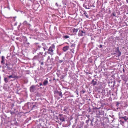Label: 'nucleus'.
<instances>
[{
    "instance_id": "nucleus-1",
    "label": "nucleus",
    "mask_w": 128,
    "mask_h": 128,
    "mask_svg": "<svg viewBox=\"0 0 128 128\" xmlns=\"http://www.w3.org/2000/svg\"><path fill=\"white\" fill-rule=\"evenodd\" d=\"M55 46L54 45L52 44L49 47V48L48 49L47 53L52 55H53L54 54L53 52L55 49Z\"/></svg>"
},
{
    "instance_id": "nucleus-2",
    "label": "nucleus",
    "mask_w": 128,
    "mask_h": 128,
    "mask_svg": "<svg viewBox=\"0 0 128 128\" xmlns=\"http://www.w3.org/2000/svg\"><path fill=\"white\" fill-rule=\"evenodd\" d=\"M48 78H47L46 79H43L42 82L43 83V86H46L48 85Z\"/></svg>"
},
{
    "instance_id": "nucleus-3",
    "label": "nucleus",
    "mask_w": 128,
    "mask_h": 128,
    "mask_svg": "<svg viewBox=\"0 0 128 128\" xmlns=\"http://www.w3.org/2000/svg\"><path fill=\"white\" fill-rule=\"evenodd\" d=\"M36 86L35 85H32L30 88V90L31 92H34L36 90Z\"/></svg>"
},
{
    "instance_id": "nucleus-4",
    "label": "nucleus",
    "mask_w": 128,
    "mask_h": 128,
    "mask_svg": "<svg viewBox=\"0 0 128 128\" xmlns=\"http://www.w3.org/2000/svg\"><path fill=\"white\" fill-rule=\"evenodd\" d=\"M86 35V32H83L82 30H80L78 32V35L79 36H85Z\"/></svg>"
},
{
    "instance_id": "nucleus-5",
    "label": "nucleus",
    "mask_w": 128,
    "mask_h": 128,
    "mask_svg": "<svg viewBox=\"0 0 128 128\" xmlns=\"http://www.w3.org/2000/svg\"><path fill=\"white\" fill-rule=\"evenodd\" d=\"M34 106L35 105H34L33 103H30L28 104L27 108L32 110V109Z\"/></svg>"
},
{
    "instance_id": "nucleus-6",
    "label": "nucleus",
    "mask_w": 128,
    "mask_h": 128,
    "mask_svg": "<svg viewBox=\"0 0 128 128\" xmlns=\"http://www.w3.org/2000/svg\"><path fill=\"white\" fill-rule=\"evenodd\" d=\"M115 51L118 54V56H120L121 55V52L120 51L118 47L116 48Z\"/></svg>"
},
{
    "instance_id": "nucleus-7",
    "label": "nucleus",
    "mask_w": 128,
    "mask_h": 128,
    "mask_svg": "<svg viewBox=\"0 0 128 128\" xmlns=\"http://www.w3.org/2000/svg\"><path fill=\"white\" fill-rule=\"evenodd\" d=\"M54 93L55 94H58L59 96L61 97H62V93L61 91H59L58 90H56L54 91Z\"/></svg>"
},
{
    "instance_id": "nucleus-8",
    "label": "nucleus",
    "mask_w": 128,
    "mask_h": 128,
    "mask_svg": "<svg viewBox=\"0 0 128 128\" xmlns=\"http://www.w3.org/2000/svg\"><path fill=\"white\" fill-rule=\"evenodd\" d=\"M35 48L36 50L34 49V51L35 52L37 50H40V48H41V46L39 45H36L35 46Z\"/></svg>"
},
{
    "instance_id": "nucleus-9",
    "label": "nucleus",
    "mask_w": 128,
    "mask_h": 128,
    "mask_svg": "<svg viewBox=\"0 0 128 128\" xmlns=\"http://www.w3.org/2000/svg\"><path fill=\"white\" fill-rule=\"evenodd\" d=\"M42 48L44 49V51L48 50V47L46 45V44L44 43H42Z\"/></svg>"
},
{
    "instance_id": "nucleus-10",
    "label": "nucleus",
    "mask_w": 128,
    "mask_h": 128,
    "mask_svg": "<svg viewBox=\"0 0 128 128\" xmlns=\"http://www.w3.org/2000/svg\"><path fill=\"white\" fill-rule=\"evenodd\" d=\"M22 24L24 26H28L29 27H30L31 25L30 24L28 23L26 21H24L22 23Z\"/></svg>"
},
{
    "instance_id": "nucleus-11",
    "label": "nucleus",
    "mask_w": 128,
    "mask_h": 128,
    "mask_svg": "<svg viewBox=\"0 0 128 128\" xmlns=\"http://www.w3.org/2000/svg\"><path fill=\"white\" fill-rule=\"evenodd\" d=\"M62 114H59V117H60L59 119L62 122L65 121V118L63 116H62Z\"/></svg>"
},
{
    "instance_id": "nucleus-12",
    "label": "nucleus",
    "mask_w": 128,
    "mask_h": 128,
    "mask_svg": "<svg viewBox=\"0 0 128 128\" xmlns=\"http://www.w3.org/2000/svg\"><path fill=\"white\" fill-rule=\"evenodd\" d=\"M8 78H18V76L15 75L13 74H12V75L8 76Z\"/></svg>"
},
{
    "instance_id": "nucleus-13",
    "label": "nucleus",
    "mask_w": 128,
    "mask_h": 128,
    "mask_svg": "<svg viewBox=\"0 0 128 128\" xmlns=\"http://www.w3.org/2000/svg\"><path fill=\"white\" fill-rule=\"evenodd\" d=\"M69 47L68 46H66L63 48V50L64 52H66L69 49Z\"/></svg>"
},
{
    "instance_id": "nucleus-14",
    "label": "nucleus",
    "mask_w": 128,
    "mask_h": 128,
    "mask_svg": "<svg viewBox=\"0 0 128 128\" xmlns=\"http://www.w3.org/2000/svg\"><path fill=\"white\" fill-rule=\"evenodd\" d=\"M120 119H122L123 120H125V122H126L128 120V118L126 116H123L121 117Z\"/></svg>"
},
{
    "instance_id": "nucleus-15",
    "label": "nucleus",
    "mask_w": 128,
    "mask_h": 128,
    "mask_svg": "<svg viewBox=\"0 0 128 128\" xmlns=\"http://www.w3.org/2000/svg\"><path fill=\"white\" fill-rule=\"evenodd\" d=\"M1 58L2 61L1 62V63L2 64H4V57L3 56H2Z\"/></svg>"
},
{
    "instance_id": "nucleus-16",
    "label": "nucleus",
    "mask_w": 128,
    "mask_h": 128,
    "mask_svg": "<svg viewBox=\"0 0 128 128\" xmlns=\"http://www.w3.org/2000/svg\"><path fill=\"white\" fill-rule=\"evenodd\" d=\"M97 84V82L96 81H94V80H93L91 81V84H92L93 86H94Z\"/></svg>"
},
{
    "instance_id": "nucleus-17",
    "label": "nucleus",
    "mask_w": 128,
    "mask_h": 128,
    "mask_svg": "<svg viewBox=\"0 0 128 128\" xmlns=\"http://www.w3.org/2000/svg\"><path fill=\"white\" fill-rule=\"evenodd\" d=\"M62 3L64 5H67L68 4V2L66 0H63L62 2Z\"/></svg>"
},
{
    "instance_id": "nucleus-18",
    "label": "nucleus",
    "mask_w": 128,
    "mask_h": 128,
    "mask_svg": "<svg viewBox=\"0 0 128 128\" xmlns=\"http://www.w3.org/2000/svg\"><path fill=\"white\" fill-rule=\"evenodd\" d=\"M84 12L83 14L85 15V16L86 17V18H88L89 16L88 15H87V14L86 12V11H84Z\"/></svg>"
},
{
    "instance_id": "nucleus-19",
    "label": "nucleus",
    "mask_w": 128,
    "mask_h": 128,
    "mask_svg": "<svg viewBox=\"0 0 128 128\" xmlns=\"http://www.w3.org/2000/svg\"><path fill=\"white\" fill-rule=\"evenodd\" d=\"M13 121L14 122V124L16 125H17L18 122H17L16 119H15L14 120H13Z\"/></svg>"
},
{
    "instance_id": "nucleus-20",
    "label": "nucleus",
    "mask_w": 128,
    "mask_h": 128,
    "mask_svg": "<svg viewBox=\"0 0 128 128\" xmlns=\"http://www.w3.org/2000/svg\"><path fill=\"white\" fill-rule=\"evenodd\" d=\"M78 29H76L74 28L73 30V33H76L78 32Z\"/></svg>"
},
{
    "instance_id": "nucleus-21",
    "label": "nucleus",
    "mask_w": 128,
    "mask_h": 128,
    "mask_svg": "<svg viewBox=\"0 0 128 128\" xmlns=\"http://www.w3.org/2000/svg\"><path fill=\"white\" fill-rule=\"evenodd\" d=\"M9 64H10L8 66V67H7V68L8 70H11L12 68V67H11L10 66V63H9Z\"/></svg>"
},
{
    "instance_id": "nucleus-22",
    "label": "nucleus",
    "mask_w": 128,
    "mask_h": 128,
    "mask_svg": "<svg viewBox=\"0 0 128 128\" xmlns=\"http://www.w3.org/2000/svg\"><path fill=\"white\" fill-rule=\"evenodd\" d=\"M62 37L64 39H66L69 38V36H63Z\"/></svg>"
},
{
    "instance_id": "nucleus-23",
    "label": "nucleus",
    "mask_w": 128,
    "mask_h": 128,
    "mask_svg": "<svg viewBox=\"0 0 128 128\" xmlns=\"http://www.w3.org/2000/svg\"><path fill=\"white\" fill-rule=\"evenodd\" d=\"M4 80L6 83H7L8 82V80L7 78H4Z\"/></svg>"
},
{
    "instance_id": "nucleus-24",
    "label": "nucleus",
    "mask_w": 128,
    "mask_h": 128,
    "mask_svg": "<svg viewBox=\"0 0 128 128\" xmlns=\"http://www.w3.org/2000/svg\"><path fill=\"white\" fill-rule=\"evenodd\" d=\"M120 104V103L119 102H116V106L117 107H118L119 105Z\"/></svg>"
},
{
    "instance_id": "nucleus-25",
    "label": "nucleus",
    "mask_w": 128,
    "mask_h": 128,
    "mask_svg": "<svg viewBox=\"0 0 128 128\" xmlns=\"http://www.w3.org/2000/svg\"><path fill=\"white\" fill-rule=\"evenodd\" d=\"M43 54V52H39V53H38V55H42Z\"/></svg>"
},
{
    "instance_id": "nucleus-26",
    "label": "nucleus",
    "mask_w": 128,
    "mask_h": 128,
    "mask_svg": "<svg viewBox=\"0 0 128 128\" xmlns=\"http://www.w3.org/2000/svg\"><path fill=\"white\" fill-rule=\"evenodd\" d=\"M123 120L122 119H120V122H121L122 124H124V122L123 121Z\"/></svg>"
},
{
    "instance_id": "nucleus-27",
    "label": "nucleus",
    "mask_w": 128,
    "mask_h": 128,
    "mask_svg": "<svg viewBox=\"0 0 128 128\" xmlns=\"http://www.w3.org/2000/svg\"><path fill=\"white\" fill-rule=\"evenodd\" d=\"M38 57H39L38 56H36L34 57V59H36V58H38Z\"/></svg>"
},
{
    "instance_id": "nucleus-28",
    "label": "nucleus",
    "mask_w": 128,
    "mask_h": 128,
    "mask_svg": "<svg viewBox=\"0 0 128 128\" xmlns=\"http://www.w3.org/2000/svg\"><path fill=\"white\" fill-rule=\"evenodd\" d=\"M112 15H113L114 16H115L116 13L115 12H113L112 13Z\"/></svg>"
},
{
    "instance_id": "nucleus-29",
    "label": "nucleus",
    "mask_w": 128,
    "mask_h": 128,
    "mask_svg": "<svg viewBox=\"0 0 128 128\" xmlns=\"http://www.w3.org/2000/svg\"><path fill=\"white\" fill-rule=\"evenodd\" d=\"M10 114L12 115L13 114H15V112H12L11 111H10Z\"/></svg>"
},
{
    "instance_id": "nucleus-30",
    "label": "nucleus",
    "mask_w": 128,
    "mask_h": 128,
    "mask_svg": "<svg viewBox=\"0 0 128 128\" xmlns=\"http://www.w3.org/2000/svg\"><path fill=\"white\" fill-rule=\"evenodd\" d=\"M24 40L26 42L27 41L28 39L27 38H26V37H25L24 38Z\"/></svg>"
},
{
    "instance_id": "nucleus-31",
    "label": "nucleus",
    "mask_w": 128,
    "mask_h": 128,
    "mask_svg": "<svg viewBox=\"0 0 128 128\" xmlns=\"http://www.w3.org/2000/svg\"><path fill=\"white\" fill-rule=\"evenodd\" d=\"M39 62L41 65H43L44 64V62H43L39 61Z\"/></svg>"
},
{
    "instance_id": "nucleus-32",
    "label": "nucleus",
    "mask_w": 128,
    "mask_h": 128,
    "mask_svg": "<svg viewBox=\"0 0 128 128\" xmlns=\"http://www.w3.org/2000/svg\"><path fill=\"white\" fill-rule=\"evenodd\" d=\"M75 44H72L71 45V46H72H72L74 47L75 46Z\"/></svg>"
},
{
    "instance_id": "nucleus-33",
    "label": "nucleus",
    "mask_w": 128,
    "mask_h": 128,
    "mask_svg": "<svg viewBox=\"0 0 128 128\" xmlns=\"http://www.w3.org/2000/svg\"><path fill=\"white\" fill-rule=\"evenodd\" d=\"M59 62L60 63H61L63 62V61L62 60H59Z\"/></svg>"
},
{
    "instance_id": "nucleus-34",
    "label": "nucleus",
    "mask_w": 128,
    "mask_h": 128,
    "mask_svg": "<svg viewBox=\"0 0 128 128\" xmlns=\"http://www.w3.org/2000/svg\"><path fill=\"white\" fill-rule=\"evenodd\" d=\"M91 121V123H90V125H92V126H93V124H92V122H93V121L92 120H90Z\"/></svg>"
},
{
    "instance_id": "nucleus-35",
    "label": "nucleus",
    "mask_w": 128,
    "mask_h": 128,
    "mask_svg": "<svg viewBox=\"0 0 128 128\" xmlns=\"http://www.w3.org/2000/svg\"><path fill=\"white\" fill-rule=\"evenodd\" d=\"M70 51L72 52V53H74V50L72 49H71L70 50Z\"/></svg>"
},
{
    "instance_id": "nucleus-36",
    "label": "nucleus",
    "mask_w": 128,
    "mask_h": 128,
    "mask_svg": "<svg viewBox=\"0 0 128 128\" xmlns=\"http://www.w3.org/2000/svg\"><path fill=\"white\" fill-rule=\"evenodd\" d=\"M22 25V24L21 23H20V25L18 26V28H20V26H21Z\"/></svg>"
},
{
    "instance_id": "nucleus-37",
    "label": "nucleus",
    "mask_w": 128,
    "mask_h": 128,
    "mask_svg": "<svg viewBox=\"0 0 128 128\" xmlns=\"http://www.w3.org/2000/svg\"><path fill=\"white\" fill-rule=\"evenodd\" d=\"M89 121V119L88 120H87L86 121V123L88 124V123Z\"/></svg>"
},
{
    "instance_id": "nucleus-38",
    "label": "nucleus",
    "mask_w": 128,
    "mask_h": 128,
    "mask_svg": "<svg viewBox=\"0 0 128 128\" xmlns=\"http://www.w3.org/2000/svg\"><path fill=\"white\" fill-rule=\"evenodd\" d=\"M40 86H43V83H39Z\"/></svg>"
},
{
    "instance_id": "nucleus-39",
    "label": "nucleus",
    "mask_w": 128,
    "mask_h": 128,
    "mask_svg": "<svg viewBox=\"0 0 128 128\" xmlns=\"http://www.w3.org/2000/svg\"><path fill=\"white\" fill-rule=\"evenodd\" d=\"M18 89H17V90L16 91V94H19V93H18Z\"/></svg>"
},
{
    "instance_id": "nucleus-40",
    "label": "nucleus",
    "mask_w": 128,
    "mask_h": 128,
    "mask_svg": "<svg viewBox=\"0 0 128 128\" xmlns=\"http://www.w3.org/2000/svg\"><path fill=\"white\" fill-rule=\"evenodd\" d=\"M9 64H8L7 63H6V65L7 66V67H8V66L9 65Z\"/></svg>"
},
{
    "instance_id": "nucleus-41",
    "label": "nucleus",
    "mask_w": 128,
    "mask_h": 128,
    "mask_svg": "<svg viewBox=\"0 0 128 128\" xmlns=\"http://www.w3.org/2000/svg\"><path fill=\"white\" fill-rule=\"evenodd\" d=\"M102 45H101V44H100V46H99V47L100 48H101L102 47Z\"/></svg>"
},
{
    "instance_id": "nucleus-42",
    "label": "nucleus",
    "mask_w": 128,
    "mask_h": 128,
    "mask_svg": "<svg viewBox=\"0 0 128 128\" xmlns=\"http://www.w3.org/2000/svg\"><path fill=\"white\" fill-rule=\"evenodd\" d=\"M82 92L83 94L85 92V91L83 90H82Z\"/></svg>"
},
{
    "instance_id": "nucleus-43",
    "label": "nucleus",
    "mask_w": 128,
    "mask_h": 128,
    "mask_svg": "<svg viewBox=\"0 0 128 128\" xmlns=\"http://www.w3.org/2000/svg\"><path fill=\"white\" fill-rule=\"evenodd\" d=\"M124 76V75H121L120 76L122 77V78H123V76Z\"/></svg>"
},
{
    "instance_id": "nucleus-44",
    "label": "nucleus",
    "mask_w": 128,
    "mask_h": 128,
    "mask_svg": "<svg viewBox=\"0 0 128 128\" xmlns=\"http://www.w3.org/2000/svg\"><path fill=\"white\" fill-rule=\"evenodd\" d=\"M55 5L56 6H58V4H57V3H56V4H55Z\"/></svg>"
},
{
    "instance_id": "nucleus-45",
    "label": "nucleus",
    "mask_w": 128,
    "mask_h": 128,
    "mask_svg": "<svg viewBox=\"0 0 128 128\" xmlns=\"http://www.w3.org/2000/svg\"><path fill=\"white\" fill-rule=\"evenodd\" d=\"M38 43H35L34 44H36V45H38Z\"/></svg>"
},
{
    "instance_id": "nucleus-46",
    "label": "nucleus",
    "mask_w": 128,
    "mask_h": 128,
    "mask_svg": "<svg viewBox=\"0 0 128 128\" xmlns=\"http://www.w3.org/2000/svg\"><path fill=\"white\" fill-rule=\"evenodd\" d=\"M50 59V56H48V60Z\"/></svg>"
},
{
    "instance_id": "nucleus-47",
    "label": "nucleus",
    "mask_w": 128,
    "mask_h": 128,
    "mask_svg": "<svg viewBox=\"0 0 128 128\" xmlns=\"http://www.w3.org/2000/svg\"><path fill=\"white\" fill-rule=\"evenodd\" d=\"M26 44H28V45H29L30 44V43L29 42H28L26 43Z\"/></svg>"
},
{
    "instance_id": "nucleus-48",
    "label": "nucleus",
    "mask_w": 128,
    "mask_h": 128,
    "mask_svg": "<svg viewBox=\"0 0 128 128\" xmlns=\"http://www.w3.org/2000/svg\"><path fill=\"white\" fill-rule=\"evenodd\" d=\"M122 80H124V81H125V79H124V78H122Z\"/></svg>"
},
{
    "instance_id": "nucleus-49",
    "label": "nucleus",
    "mask_w": 128,
    "mask_h": 128,
    "mask_svg": "<svg viewBox=\"0 0 128 128\" xmlns=\"http://www.w3.org/2000/svg\"><path fill=\"white\" fill-rule=\"evenodd\" d=\"M123 71L124 73L125 72V70L124 68L123 69Z\"/></svg>"
},
{
    "instance_id": "nucleus-50",
    "label": "nucleus",
    "mask_w": 128,
    "mask_h": 128,
    "mask_svg": "<svg viewBox=\"0 0 128 128\" xmlns=\"http://www.w3.org/2000/svg\"><path fill=\"white\" fill-rule=\"evenodd\" d=\"M63 110L64 111H66V109L65 108L64 110Z\"/></svg>"
},
{
    "instance_id": "nucleus-51",
    "label": "nucleus",
    "mask_w": 128,
    "mask_h": 128,
    "mask_svg": "<svg viewBox=\"0 0 128 128\" xmlns=\"http://www.w3.org/2000/svg\"><path fill=\"white\" fill-rule=\"evenodd\" d=\"M77 128H81V127H78V126H77Z\"/></svg>"
},
{
    "instance_id": "nucleus-52",
    "label": "nucleus",
    "mask_w": 128,
    "mask_h": 128,
    "mask_svg": "<svg viewBox=\"0 0 128 128\" xmlns=\"http://www.w3.org/2000/svg\"><path fill=\"white\" fill-rule=\"evenodd\" d=\"M85 8L86 9H90L89 8H87V7H86Z\"/></svg>"
},
{
    "instance_id": "nucleus-53",
    "label": "nucleus",
    "mask_w": 128,
    "mask_h": 128,
    "mask_svg": "<svg viewBox=\"0 0 128 128\" xmlns=\"http://www.w3.org/2000/svg\"><path fill=\"white\" fill-rule=\"evenodd\" d=\"M16 24H17V23H15V24H14V26H16Z\"/></svg>"
},
{
    "instance_id": "nucleus-54",
    "label": "nucleus",
    "mask_w": 128,
    "mask_h": 128,
    "mask_svg": "<svg viewBox=\"0 0 128 128\" xmlns=\"http://www.w3.org/2000/svg\"><path fill=\"white\" fill-rule=\"evenodd\" d=\"M126 1L127 3H128V0H126Z\"/></svg>"
},
{
    "instance_id": "nucleus-55",
    "label": "nucleus",
    "mask_w": 128,
    "mask_h": 128,
    "mask_svg": "<svg viewBox=\"0 0 128 128\" xmlns=\"http://www.w3.org/2000/svg\"><path fill=\"white\" fill-rule=\"evenodd\" d=\"M55 80V78H54L53 79V80Z\"/></svg>"
},
{
    "instance_id": "nucleus-56",
    "label": "nucleus",
    "mask_w": 128,
    "mask_h": 128,
    "mask_svg": "<svg viewBox=\"0 0 128 128\" xmlns=\"http://www.w3.org/2000/svg\"><path fill=\"white\" fill-rule=\"evenodd\" d=\"M8 9L10 10V8L9 7H8Z\"/></svg>"
},
{
    "instance_id": "nucleus-57",
    "label": "nucleus",
    "mask_w": 128,
    "mask_h": 128,
    "mask_svg": "<svg viewBox=\"0 0 128 128\" xmlns=\"http://www.w3.org/2000/svg\"><path fill=\"white\" fill-rule=\"evenodd\" d=\"M54 97H56V95H55L54 96Z\"/></svg>"
},
{
    "instance_id": "nucleus-58",
    "label": "nucleus",
    "mask_w": 128,
    "mask_h": 128,
    "mask_svg": "<svg viewBox=\"0 0 128 128\" xmlns=\"http://www.w3.org/2000/svg\"><path fill=\"white\" fill-rule=\"evenodd\" d=\"M44 54H46V52Z\"/></svg>"
},
{
    "instance_id": "nucleus-59",
    "label": "nucleus",
    "mask_w": 128,
    "mask_h": 128,
    "mask_svg": "<svg viewBox=\"0 0 128 128\" xmlns=\"http://www.w3.org/2000/svg\"><path fill=\"white\" fill-rule=\"evenodd\" d=\"M105 91V90H104L103 91H103Z\"/></svg>"
},
{
    "instance_id": "nucleus-60",
    "label": "nucleus",
    "mask_w": 128,
    "mask_h": 128,
    "mask_svg": "<svg viewBox=\"0 0 128 128\" xmlns=\"http://www.w3.org/2000/svg\"><path fill=\"white\" fill-rule=\"evenodd\" d=\"M127 97H128V96H127Z\"/></svg>"
},
{
    "instance_id": "nucleus-61",
    "label": "nucleus",
    "mask_w": 128,
    "mask_h": 128,
    "mask_svg": "<svg viewBox=\"0 0 128 128\" xmlns=\"http://www.w3.org/2000/svg\"><path fill=\"white\" fill-rule=\"evenodd\" d=\"M1 53V52H0V54Z\"/></svg>"
}]
</instances>
